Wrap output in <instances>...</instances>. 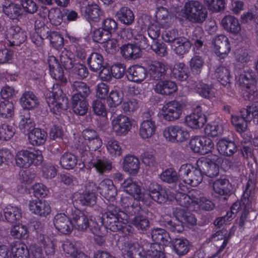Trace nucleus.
<instances>
[{
	"mask_svg": "<svg viewBox=\"0 0 258 258\" xmlns=\"http://www.w3.org/2000/svg\"><path fill=\"white\" fill-rule=\"evenodd\" d=\"M183 105L181 102L176 100L169 101L164 105L162 109L163 118L169 121L179 118L182 114Z\"/></svg>",
	"mask_w": 258,
	"mask_h": 258,
	"instance_id": "7",
	"label": "nucleus"
},
{
	"mask_svg": "<svg viewBox=\"0 0 258 258\" xmlns=\"http://www.w3.org/2000/svg\"><path fill=\"white\" fill-rule=\"evenodd\" d=\"M72 91V97L75 98V96L79 98L87 99L91 93L90 87L82 81H75L71 85Z\"/></svg>",
	"mask_w": 258,
	"mask_h": 258,
	"instance_id": "23",
	"label": "nucleus"
},
{
	"mask_svg": "<svg viewBox=\"0 0 258 258\" xmlns=\"http://www.w3.org/2000/svg\"><path fill=\"white\" fill-rule=\"evenodd\" d=\"M70 40L72 43L71 45L76 56L81 60H85L87 57V52L85 45L82 43L80 39L71 37Z\"/></svg>",
	"mask_w": 258,
	"mask_h": 258,
	"instance_id": "42",
	"label": "nucleus"
},
{
	"mask_svg": "<svg viewBox=\"0 0 258 258\" xmlns=\"http://www.w3.org/2000/svg\"><path fill=\"white\" fill-rule=\"evenodd\" d=\"M69 72L73 77L80 80L86 78L89 75L87 68L84 64L80 62L76 63Z\"/></svg>",
	"mask_w": 258,
	"mask_h": 258,
	"instance_id": "56",
	"label": "nucleus"
},
{
	"mask_svg": "<svg viewBox=\"0 0 258 258\" xmlns=\"http://www.w3.org/2000/svg\"><path fill=\"white\" fill-rule=\"evenodd\" d=\"M70 55L71 52L65 50L61 52L59 56L60 65H61L65 70L69 72L76 63L75 62L74 58L71 57Z\"/></svg>",
	"mask_w": 258,
	"mask_h": 258,
	"instance_id": "61",
	"label": "nucleus"
},
{
	"mask_svg": "<svg viewBox=\"0 0 258 258\" xmlns=\"http://www.w3.org/2000/svg\"><path fill=\"white\" fill-rule=\"evenodd\" d=\"M156 130L155 122L153 120H144L140 125L139 135L143 139H148L154 135Z\"/></svg>",
	"mask_w": 258,
	"mask_h": 258,
	"instance_id": "40",
	"label": "nucleus"
},
{
	"mask_svg": "<svg viewBox=\"0 0 258 258\" xmlns=\"http://www.w3.org/2000/svg\"><path fill=\"white\" fill-rule=\"evenodd\" d=\"M191 43L185 38L181 37L171 45L173 51L178 55H182L187 53L190 47Z\"/></svg>",
	"mask_w": 258,
	"mask_h": 258,
	"instance_id": "43",
	"label": "nucleus"
},
{
	"mask_svg": "<svg viewBox=\"0 0 258 258\" xmlns=\"http://www.w3.org/2000/svg\"><path fill=\"white\" fill-rule=\"evenodd\" d=\"M109 203L107 204L106 211L102 215V218H107L113 216H123L125 217V213L120 210V208L116 205V202L114 201L113 202H109Z\"/></svg>",
	"mask_w": 258,
	"mask_h": 258,
	"instance_id": "60",
	"label": "nucleus"
},
{
	"mask_svg": "<svg viewBox=\"0 0 258 258\" xmlns=\"http://www.w3.org/2000/svg\"><path fill=\"white\" fill-rule=\"evenodd\" d=\"M172 245L174 251L179 255L185 254L189 250V242L186 239L175 238L172 240Z\"/></svg>",
	"mask_w": 258,
	"mask_h": 258,
	"instance_id": "50",
	"label": "nucleus"
},
{
	"mask_svg": "<svg viewBox=\"0 0 258 258\" xmlns=\"http://www.w3.org/2000/svg\"><path fill=\"white\" fill-rule=\"evenodd\" d=\"M133 225L138 230H146L150 226L148 218L143 215V213L135 216L132 220Z\"/></svg>",
	"mask_w": 258,
	"mask_h": 258,
	"instance_id": "59",
	"label": "nucleus"
},
{
	"mask_svg": "<svg viewBox=\"0 0 258 258\" xmlns=\"http://www.w3.org/2000/svg\"><path fill=\"white\" fill-rule=\"evenodd\" d=\"M112 131L116 136L126 135L132 126L131 119L123 114L113 116L111 119Z\"/></svg>",
	"mask_w": 258,
	"mask_h": 258,
	"instance_id": "8",
	"label": "nucleus"
},
{
	"mask_svg": "<svg viewBox=\"0 0 258 258\" xmlns=\"http://www.w3.org/2000/svg\"><path fill=\"white\" fill-rule=\"evenodd\" d=\"M6 220L10 223H14L22 217L21 209L16 206L9 205L4 210Z\"/></svg>",
	"mask_w": 258,
	"mask_h": 258,
	"instance_id": "45",
	"label": "nucleus"
},
{
	"mask_svg": "<svg viewBox=\"0 0 258 258\" xmlns=\"http://www.w3.org/2000/svg\"><path fill=\"white\" fill-rule=\"evenodd\" d=\"M12 253H15L14 258H30L29 250L26 245L19 241H14L10 245Z\"/></svg>",
	"mask_w": 258,
	"mask_h": 258,
	"instance_id": "46",
	"label": "nucleus"
},
{
	"mask_svg": "<svg viewBox=\"0 0 258 258\" xmlns=\"http://www.w3.org/2000/svg\"><path fill=\"white\" fill-rule=\"evenodd\" d=\"M174 216L181 221L182 224L186 223L194 225L197 223V219L194 214L184 208H176Z\"/></svg>",
	"mask_w": 258,
	"mask_h": 258,
	"instance_id": "35",
	"label": "nucleus"
},
{
	"mask_svg": "<svg viewBox=\"0 0 258 258\" xmlns=\"http://www.w3.org/2000/svg\"><path fill=\"white\" fill-rule=\"evenodd\" d=\"M206 8L200 1L190 0L185 2L177 18L180 20H187L192 23L202 24L207 17Z\"/></svg>",
	"mask_w": 258,
	"mask_h": 258,
	"instance_id": "1",
	"label": "nucleus"
},
{
	"mask_svg": "<svg viewBox=\"0 0 258 258\" xmlns=\"http://www.w3.org/2000/svg\"><path fill=\"white\" fill-rule=\"evenodd\" d=\"M217 147L220 154L227 156L233 155L237 150V146L234 142L224 139L219 140Z\"/></svg>",
	"mask_w": 258,
	"mask_h": 258,
	"instance_id": "30",
	"label": "nucleus"
},
{
	"mask_svg": "<svg viewBox=\"0 0 258 258\" xmlns=\"http://www.w3.org/2000/svg\"><path fill=\"white\" fill-rule=\"evenodd\" d=\"M201 105H197L196 112L185 117V122L188 126L193 129L202 127L206 122L205 115L201 112Z\"/></svg>",
	"mask_w": 258,
	"mask_h": 258,
	"instance_id": "15",
	"label": "nucleus"
},
{
	"mask_svg": "<svg viewBox=\"0 0 258 258\" xmlns=\"http://www.w3.org/2000/svg\"><path fill=\"white\" fill-rule=\"evenodd\" d=\"M87 64L92 72H97L104 68L103 57L98 52H92L87 59Z\"/></svg>",
	"mask_w": 258,
	"mask_h": 258,
	"instance_id": "34",
	"label": "nucleus"
},
{
	"mask_svg": "<svg viewBox=\"0 0 258 258\" xmlns=\"http://www.w3.org/2000/svg\"><path fill=\"white\" fill-rule=\"evenodd\" d=\"M14 114V105L8 100L0 103V116L3 118H9Z\"/></svg>",
	"mask_w": 258,
	"mask_h": 258,
	"instance_id": "62",
	"label": "nucleus"
},
{
	"mask_svg": "<svg viewBox=\"0 0 258 258\" xmlns=\"http://www.w3.org/2000/svg\"><path fill=\"white\" fill-rule=\"evenodd\" d=\"M194 196L193 192H191L190 195H187L185 192L178 191L175 196V200L177 204L182 207L183 208L188 207L190 203H194Z\"/></svg>",
	"mask_w": 258,
	"mask_h": 258,
	"instance_id": "55",
	"label": "nucleus"
},
{
	"mask_svg": "<svg viewBox=\"0 0 258 258\" xmlns=\"http://www.w3.org/2000/svg\"><path fill=\"white\" fill-rule=\"evenodd\" d=\"M125 251L130 258H147L146 251L138 243H128Z\"/></svg>",
	"mask_w": 258,
	"mask_h": 258,
	"instance_id": "44",
	"label": "nucleus"
},
{
	"mask_svg": "<svg viewBox=\"0 0 258 258\" xmlns=\"http://www.w3.org/2000/svg\"><path fill=\"white\" fill-rule=\"evenodd\" d=\"M16 165L20 168H27L31 165L37 166L41 164L43 157L41 151H30L27 150H21L16 154Z\"/></svg>",
	"mask_w": 258,
	"mask_h": 258,
	"instance_id": "5",
	"label": "nucleus"
},
{
	"mask_svg": "<svg viewBox=\"0 0 258 258\" xmlns=\"http://www.w3.org/2000/svg\"><path fill=\"white\" fill-rule=\"evenodd\" d=\"M123 216L103 218L102 221L107 229L113 232H121L124 235L132 232V227L123 221Z\"/></svg>",
	"mask_w": 258,
	"mask_h": 258,
	"instance_id": "6",
	"label": "nucleus"
},
{
	"mask_svg": "<svg viewBox=\"0 0 258 258\" xmlns=\"http://www.w3.org/2000/svg\"><path fill=\"white\" fill-rule=\"evenodd\" d=\"M87 144V146H83V145H79L78 149L79 150V153H80V150H85L90 151L92 153V151H94L93 153V155L95 154H97V152H100L99 150H98L99 148H100L102 144V141L99 136L96 138L91 140L89 141H87L85 143Z\"/></svg>",
	"mask_w": 258,
	"mask_h": 258,
	"instance_id": "53",
	"label": "nucleus"
},
{
	"mask_svg": "<svg viewBox=\"0 0 258 258\" xmlns=\"http://www.w3.org/2000/svg\"><path fill=\"white\" fill-rule=\"evenodd\" d=\"M215 76L221 85L228 88L230 84V74L228 67L218 66L215 71Z\"/></svg>",
	"mask_w": 258,
	"mask_h": 258,
	"instance_id": "36",
	"label": "nucleus"
},
{
	"mask_svg": "<svg viewBox=\"0 0 258 258\" xmlns=\"http://www.w3.org/2000/svg\"><path fill=\"white\" fill-rule=\"evenodd\" d=\"M85 14L89 21L98 22L103 15V12L97 4H91L85 7Z\"/></svg>",
	"mask_w": 258,
	"mask_h": 258,
	"instance_id": "37",
	"label": "nucleus"
},
{
	"mask_svg": "<svg viewBox=\"0 0 258 258\" xmlns=\"http://www.w3.org/2000/svg\"><path fill=\"white\" fill-rule=\"evenodd\" d=\"M15 132L13 123L5 122L0 124V140H10L15 135Z\"/></svg>",
	"mask_w": 258,
	"mask_h": 258,
	"instance_id": "52",
	"label": "nucleus"
},
{
	"mask_svg": "<svg viewBox=\"0 0 258 258\" xmlns=\"http://www.w3.org/2000/svg\"><path fill=\"white\" fill-rule=\"evenodd\" d=\"M78 158L71 152H65L61 155L59 159L60 166L66 170L74 169L77 165Z\"/></svg>",
	"mask_w": 258,
	"mask_h": 258,
	"instance_id": "38",
	"label": "nucleus"
},
{
	"mask_svg": "<svg viewBox=\"0 0 258 258\" xmlns=\"http://www.w3.org/2000/svg\"><path fill=\"white\" fill-rule=\"evenodd\" d=\"M29 210L34 214L45 217L51 212V207L45 200H32L28 204Z\"/></svg>",
	"mask_w": 258,
	"mask_h": 258,
	"instance_id": "16",
	"label": "nucleus"
},
{
	"mask_svg": "<svg viewBox=\"0 0 258 258\" xmlns=\"http://www.w3.org/2000/svg\"><path fill=\"white\" fill-rule=\"evenodd\" d=\"M122 165L124 172L136 176L139 172L140 162L136 156L128 154L124 157Z\"/></svg>",
	"mask_w": 258,
	"mask_h": 258,
	"instance_id": "18",
	"label": "nucleus"
},
{
	"mask_svg": "<svg viewBox=\"0 0 258 258\" xmlns=\"http://www.w3.org/2000/svg\"><path fill=\"white\" fill-rule=\"evenodd\" d=\"M126 76L129 81L141 83L147 78V71L143 67L133 66L127 69Z\"/></svg>",
	"mask_w": 258,
	"mask_h": 258,
	"instance_id": "20",
	"label": "nucleus"
},
{
	"mask_svg": "<svg viewBox=\"0 0 258 258\" xmlns=\"http://www.w3.org/2000/svg\"><path fill=\"white\" fill-rule=\"evenodd\" d=\"M155 93L164 96L170 95L175 93L177 87L176 84L171 80H160L153 88Z\"/></svg>",
	"mask_w": 258,
	"mask_h": 258,
	"instance_id": "19",
	"label": "nucleus"
},
{
	"mask_svg": "<svg viewBox=\"0 0 258 258\" xmlns=\"http://www.w3.org/2000/svg\"><path fill=\"white\" fill-rule=\"evenodd\" d=\"M46 101L50 112L56 115H60L68 108V100L58 85L53 86L52 92L46 97Z\"/></svg>",
	"mask_w": 258,
	"mask_h": 258,
	"instance_id": "4",
	"label": "nucleus"
},
{
	"mask_svg": "<svg viewBox=\"0 0 258 258\" xmlns=\"http://www.w3.org/2000/svg\"><path fill=\"white\" fill-rule=\"evenodd\" d=\"M214 51L220 58H224L230 51L228 38L223 35L216 36L212 40Z\"/></svg>",
	"mask_w": 258,
	"mask_h": 258,
	"instance_id": "12",
	"label": "nucleus"
},
{
	"mask_svg": "<svg viewBox=\"0 0 258 258\" xmlns=\"http://www.w3.org/2000/svg\"><path fill=\"white\" fill-rule=\"evenodd\" d=\"M72 219L74 226L78 230L86 231L89 230L97 236L95 238V242L99 245H102L104 242L101 234V227L98 223L90 218V215L81 211H75L72 213Z\"/></svg>",
	"mask_w": 258,
	"mask_h": 258,
	"instance_id": "2",
	"label": "nucleus"
},
{
	"mask_svg": "<svg viewBox=\"0 0 258 258\" xmlns=\"http://www.w3.org/2000/svg\"><path fill=\"white\" fill-rule=\"evenodd\" d=\"M71 103L74 112L80 116H84L88 111L89 104L87 99L79 98L75 96L71 98Z\"/></svg>",
	"mask_w": 258,
	"mask_h": 258,
	"instance_id": "32",
	"label": "nucleus"
},
{
	"mask_svg": "<svg viewBox=\"0 0 258 258\" xmlns=\"http://www.w3.org/2000/svg\"><path fill=\"white\" fill-rule=\"evenodd\" d=\"M213 189L215 195L218 196H227L231 191V184L228 179L221 178L216 179L213 183Z\"/></svg>",
	"mask_w": 258,
	"mask_h": 258,
	"instance_id": "24",
	"label": "nucleus"
},
{
	"mask_svg": "<svg viewBox=\"0 0 258 258\" xmlns=\"http://www.w3.org/2000/svg\"><path fill=\"white\" fill-rule=\"evenodd\" d=\"M151 237L155 242L154 243L165 245L168 242L169 234L163 229L155 228L151 232Z\"/></svg>",
	"mask_w": 258,
	"mask_h": 258,
	"instance_id": "48",
	"label": "nucleus"
},
{
	"mask_svg": "<svg viewBox=\"0 0 258 258\" xmlns=\"http://www.w3.org/2000/svg\"><path fill=\"white\" fill-rule=\"evenodd\" d=\"M27 135L30 144L35 146L43 145L47 137L46 132L39 128H35Z\"/></svg>",
	"mask_w": 258,
	"mask_h": 258,
	"instance_id": "28",
	"label": "nucleus"
},
{
	"mask_svg": "<svg viewBox=\"0 0 258 258\" xmlns=\"http://www.w3.org/2000/svg\"><path fill=\"white\" fill-rule=\"evenodd\" d=\"M169 12L164 7L157 8L155 13L156 22L161 26H165L169 20Z\"/></svg>",
	"mask_w": 258,
	"mask_h": 258,
	"instance_id": "64",
	"label": "nucleus"
},
{
	"mask_svg": "<svg viewBox=\"0 0 258 258\" xmlns=\"http://www.w3.org/2000/svg\"><path fill=\"white\" fill-rule=\"evenodd\" d=\"M46 38L49 40L52 46L56 49H60L63 46V38L57 32L47 31Z\"/></svg>",
	"mask_w": 258,
	"mask_h": 258,
	"instance_id": "54",
	"label": "nucleus"
},
{
	"mask_svg": "<svg viewBox=\"0 0 258 258\" xmlns=\"http://www.w3.org/2000/svg\"><path fill=\"white\" fill-rule=\"evenodd\" d=\"M121 187L124 191L130 196H134L138 200H141L146 205L148 204L147 198H149V195H145L142 192L141 186L137 182H134L131 178L125 179L121 184Z\"/></svg>",
	"mask_w": 258,
	"mask_h": 258,
	"instance_id": "9",
	"label": "nucleus"
},
{
	"mask_svg": "<svg viewBox=\"0 0 258 258\" xmlns=\"http://www.w3.org/2000/svg\"><path fill=\"white\" fill-rule=\"evenodd\" d=\"M196 90L201 96L212 99L215 97V93L212 86L206 84L200 83L196 86Z\"/></svg>",
	"mask_w": 258,
	"mask_h": 258,
	"instance_id": "63",
	"label": "nucleus"
},
{
	"mask_svg": "<svg viewBox=\"0 0 258 258\" xmlns=\"http://www.w3.org/2000/svg\"><path fill=\"white\" fill-rule=\"evenodd\" d=\"M123 97V94L121 91L115 89L110 92L107 98V103L110 112H114L115 108L121 103Z\"/></svg>",
	"mask_w": 258,
	"mask_h": 258,
	"instance_id": "41",
	"label": "nucleus"
},
{
	"mask_svg": "<svg viewBox=\"0 0 258 258\" xmlns=\"http://www.w3.org/2000/svg\"><path fill=\"white\" fill-rule=\"evenodd\" d=\"M41 9L43 10V17L47 16L52 25L58 26L62 23L64 15L59 9L51 8L48 9L46 7H42Z\"/></svg>",
	"mask_w": 258,
	"mask_h": 258,
	"instance_id": "29",
	"label": "nucleus"
},
{
	"mask_svg": "<svg viewBox=\"0 0 258 258\" xmlns=\"http://www.w3.org/2000/svg\"><path fill=\"white\" fill-rule=\"evenodd\" d=\"M120 22L126 25H131L134 21L133 12L127 7H121L116 14Z\"/></svg>",
	"mask_w": 258,
	"mask_h": 258,
	"instance_id": "47",
	"label": "nucleus"
},
{
	"mask_svg": "<svg viewBox=\"0 0 258 258\" xmlns=\"http://www.w3.org/2000/svg\"><path fill=\"white\" fill-rule=\"evenodd\" d=\"M163 135L167 140L172 142H182L189 137L186 130L178 125L166 127L163 132Z\"/></svg>",
	"mask_w": 258,
	"mask_h": 258,
	"instance_id": "11",
	"label": "nucleus"
},
{
	"mask_svg": "<svg viewBox=\"0 0 258 258\" xmlns=\"http://www.w3.org/2000/svg\"><path fill=\"white\" fill-rule=\"evenodd\" d=\"M18 126L21 132L26 135H28L35 128V122L27 110H24L20 113Z\"/></svg>",
	"mask_w": 258,
	"mask_h": 258,
	"instance_id": "22",
	"label": "nucleus"
},
{
	"mask_svg": "<svg viewBox=\"0 0 258 258\" xmlns=\"http://www.w3.org/2000/svg\"><path fill=\"white\" fill-rule=\"evenodd\" d=\"M7 37L11 40L12 45L19 46L27 39L26 32L18 25L11 26L7 31Z\"/></svg>",
	"mask_w": 258,
	"mask_h": 258,
	"instance_id": "14",
	"label": "nucleus"
},
{
	"mask_svg": "<svg viewBox=\"0 0 258 258\" xmlns=\"http://www.w3.org/2000/svg\"><path fill=\"white\" fill-rule=\"evenodd\" d=\"M221 24L225 30L233 34L238 33L241 29L238 20L231 15L224 17Z\"/></svg>",
	"mask_w": 258,
	"mask_h": 258,
	"instance_id": "33",
	"label": "nucleus"
},
{
	"mask_svg": "<svg viewBox=\"0 0 258 258\" xmlns=\"http://www.w3.org/2000/svg\"><path fill=\"white\" fill-rule=\"evenodd\" d=\"M205 60L203 56L200 53L195 52L189 61L190 71L194 75H199L205 65Z\"/></svg>",
	"mask_w": 258,
	"mask_h": 258,
	"instance_id": "39",
	"label": "nucleus"
},
{
	"mask_svg": "<svg viewBox=\"0 0 258 258\" xmlns=\"http://www.w3.org/2000/svg\"><path fill=\"white\" fill-rule=\"evenodd\" d=\"M188 68L183 62H177L172 71V76L180 81H185L188 77Z\"/></svg>",
	"mask_w": 258,
	"mask_h": 258,
	"instance_id": "49",
	"label": "nucleus"
},
{
	"mask_svg": "<svg viewBox=\"0 0 258 258\" xmlns=\"http://www.w3.org/2000/svg\"><path fill=\"white\" fill-rule=\"evenodd\" d=\"M98 191L108 202H113L115 200L117 193L112 180L109 179H104L99 182Z\"/></svg>",
	"mask_w": 258,
	"mask_h": 258,
	"instance_id": "13",
	"label": "nucleus"
},
{
	"mask_svg": "<svg viewBox=\"0 0 258 258\" xmlns=\"http://www.w3.org/2000/svg\"><path fill=\"white\" fill-rule=\"evenodd\" d=\"M197 166L200 167L203 174L211 178L216 177L219 174V168L217 164L209 159H200L197 162Z\"/></svg>",
	"mask_w": 258,
	"mask_h": 258,
	"instance_id": "17",
	"label": "nucleus"
},
{
	"mask_svg": "<svg viewBox=\"0 0 258 258\" xmlns=\"http://www.w3.org/2000/svg\"><path fill=\"white\" fill-rule=\"evenodd\" d=\"M122 56L126 59H135L141 56L142 51L140 47L134 44L127 43L120 48Z\"/></svg>",
	"mask_w": 258,
	"mask_h": 258,
	"instance_id": "26",
	"label": "nucleus"
},
{
	"mask_svg": "<svg viewBox=\"0 0 258 258\" xmlns=\"http://www.w3.org/2000/svg\"><path fill=\"white\" fill-rule=\"evenodd\" d=\"M4 13L10 19L19 21L23 17V11L20 5L11 3L3 7Z\"/></svg>",
	"mask_w": 258,
	"mask_h": 258,
	"instance_id": "31",
	"label": "nucleus"
},
{
	"mask_svg": "<svg viewBox=\"0 0 258 258\" xmlns=\"http://www.w3.org/2000/svg\"><path fill=\"white\" fill-rule=\"evenodd\" d=\"M238 81L241 86L249 90V91H247V95H246L248 99H252L254 95L255 88L254 85V79L251 77L250 74L245 72L241 73L239 76Z\"/></svg>",
	"mask_w": 258,
	"mask_h": 258,
	"instance_id": "25",
	"label": "nucleus"
},
{
	"mask_svg": "<svg viewBox=\"0 0 258 258\" xmlns=\"http://www.w3.org/2000/svg\"><path fill=\"white\" fill-rule=\"evenodd\" d=\"M75 211H73L71 214V218H70L64 213H57L53 218V224L56 229L60 233L68 235L70 234L73 230V225L72 221V213ZM74 222V221L72 220Z\"/></svg>",
	"mask_w": 258,
	"mask_h": 258,
	"instance_id": "10",
	"label": "nucleus"
},
{
	"mask_svg": "<svg viewBox=\"0 0 258 258\" xmlns=\"http://www.w3.org/2000/svg\"><path fill=\"white\" fill-rule=\"evenodd\" d=\"M203 172L200 167H194L188 178H186V183L192 186L198 185L203 180Z\"/></svg>",
	"mask_w": 258,
	"mask_h": 258,
	"instance_id": "57",
	"label": "nucleus"
},
{
	"mask_svg": "<svg viewBox=\"0 0 258 258\" xmlns=\"http://www.w3.org/2000/svg\"><path fill=\"white\" fill-rule=\"evenodd\" d=\"M140 102L135 98H131L123 102L121 109L126 115H131L139 108Z\"/></svg>",
	"mask_w": 258,
	"mask_h": 258,
	"instance_id": "58",
	"label": "nucleus"
},
{
	"mask_svg": "<svg viewBox=\"0 0 258 258\" xmlns=\"http://www.w3.org/2000/svg\"><path fill=\"white\" fill-rule=\"evenodd\" d=\"M20 103L24 109L32 110L38 106L39 101L33 92L27 91L22 94L20 98Z\"/></svg>",
	"mask_w": 258,
	"mask_h": 258,
	"instance_id": "27",
	"label": "nucleus"
},
{
	"mask_svg": "<svg viewBox=\"0 0 258 258\" xmlns=\"http://www.w3.org/2000/svg\"><path fill=\"white\" fill-rule=\"evenodd\" d=\"M38 241L47 255H53L54 253V244L48 236L40 234L38 238Z\"/></svg>",
	"mask_w": 258,
	"mask_h": 258,
	"instance_id": "51",
	"label": "nucleus"
},
{
	"mask_svg": "<svg viewBox=\"0 0 258 258\" xmlns=\"http://www.w3.org/2000/svg\"><path fill=\"white\" fill-rule=\"evenodd\" d=\"M80 155L84 162L91 164L101 174L112 170V162L107 158L102 156L100 152H97V154L93 155V153L90 151L80 150Z\"/></svg>",
	"mask_w": 258,
	"mask_h": 258,
	"instance_id": "3",
	"label": "nucleus"
},
{
	"mask_svg": "<svg viewBox=\"0 0 258 258\" xmlns=\"http://www.w3.org/2000/svg\"><path fill=\"white\" fill-rule=\"evenodd\" d=\"M167 70V67L164 62L154 61L149 66V73L152 79L159 81L164 78Z\"/></svg>",
	"mask_w": 258,
	"mask_h": 258,
	"instance_id": "21",
	"label": "nucleus"
}]
</instances>
